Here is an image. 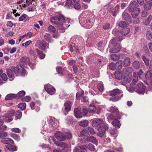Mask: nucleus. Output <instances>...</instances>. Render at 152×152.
I'll return each mask as SVG.
<instances>
[{
  "label": "nucleus",
  "mask_w": 152,
  "mask_h": 152,
  "mask_svg": "<svg viewBox=\"0 0 152 152\" xmlns=\"http://www.w3.org/2000/svg\"><path fill=\"white\" fill-rule=\"evenodd\" d=\"M50 21L52 23L57 25L58 28L61 30V32L65 31L66 26L64 24L65 19L63 16L60 15L51 17Z\"/></svg>",
  "instance_id": "f257e3e1"
},
{
  "label": "nucleus",
  "mask_w": 152,
  "mask_h": 152,
  "mask_svg": "<svg viewBox=\"0 0 152 152\" xmlns=\"http://www.w3.org/2000/svg\"><path fill=\"white\" fill-rule=\"evenodd\" d=\"M110 95L112 96L110 98V100L116 102L120 100L123 96V91L118 88L114 89L109 92Z\"/></svg>",
  "instance_id": "f03ea898"
},
{
  "label": "nucleus",
  "mask_w": 152,
  "mask_h": 152,
  "mask_svg": "<svg viewBox=\"0 0 152 152\" xmlns=\"http://www.w3.org/2000/svg\"><path fill=\"white\" fill-rule=\"evenodd\" d=\"M94 21V20L91 18H84L81 21V24L84 27L90 28L92 26Z\"/></svg>",
  "instance_id": "7ed1b4c3"
},
{
  "label": "nucleus",
  "mask_w": 152,
  "mask_h": 152,
  "mask_svg": "<svg viewBox=\"0 0 152 152\" xmlns=\"http://www.w3.org/2000/svg\"><path fill=\"white\" fill-rule=\"evenodd\" d=\"M103 125L102 128H103L105 127V125H108L104 123L102 119H95L93 120L92 122V125L93 127H97L98 128H101V126Z\"/></svg>",
  "instance_id": "20e7f679"
},
{
  "label": "nucleus",
  "mask_w": 152,
  "mask_h": 152,
  "mask_svg": "<svg viewBox=\"0 0 152 152\" xmlns=\"http://www.w3.org/2000/svg\"><path fill=\"white\" fill-rule=\"evenodd\" d=\"M146 87L142 83H140L137 84L135 87V91L139 94H144Z\"/></svg>",
  "instance_id": "39448f33"
},
{
  "label": "nucleus",
  "mask_w": 152,
  "mask_h": 152,
  "mask_svg": "<svg viewBox=\"0 0 152 152\" xmlns=\"http://www.w3.org/2000/svg\"><path fill=\"white\" fill-rule=\"evenodd\" d=\"M15 113L13 110L9 111L7 113L5 114L3 116V119L6 122H10L12 120L11 117L15 114Z\"/></svg>",
  "instance_id": "423d86ee"
},
{
  "label": "nucleus",
  "mask_w": 152,
  "mask_h": 152,
  "mask_svg": "<svg viewBox=\"0 0 152 152\" xmlns=\"http://www.w3.org/2000/svg\"><path fill=\"white\" fill-rule=\"evenodd\" d=\"M130 30L129 28L127 27L123 28L121 31L120 32L118 30H113V31L112 33L115 35H117L120 33L123 35H125L129 33Z\"/></svg>",
  "instance_id": "0eeeda50"
},
{
  "label": "nucleus",
  "mask_w": 152,
  "mask_h": 152,
  "mask_svg": "<svg viewBox=\"0 0 152 152\" xmlns=\"http://www.w3.org/2000/svg\"><path fill=\"white\" fill-rule=\"evenodd\" d=\"M11 69L15 73H25V70L20 65H18L16 67L12 66L11 67Z\"/></svg>",
  "instance_id": "6e6552de"
},
{
  "label": "nucleus",
  "mask_w": 152,
  "mask_h": 152,
  "mask_svg": "<svg viewBox=\"0 0 152 152\" xmlns=\"http://www.w3.org/2000/svg\"><path fill=\"white\" fill-rule=\"evenodd\" d=\"M102 125L101 126V127H103ZM98 128V129L99 132H98L97 133V135L98 136L100 137H102L105 133V132L106 130H107L108 129V125H105V127L103 128Z\"/></svg>",
  "instance_id": "1a4fd4ad"
},
{
  "label": "nucleus",
  "mask_w": 152,
  "mask_h": 152,
  "mask_svg": "<svg viewBox=\"0 0 152 152\" xmlns=\"http://www.w3.org/2000/svg\"><path fill=\"white\" fill-rule=\"evenodd\" d=\"M44 88L46 91L50 94L53 95L55 92V88L51 86L49 84H47L45 85Z\"/></svg>",
  "instance_id": "9d476101"
},
{
  "label": "nucleus",
  "mask_w": 152,
  "mask_h": 152,
  "mask_svg": "<svg viewBox=\"0 0 152 152\" xmlns=\"http://www.w3.org/2000/svg\"><path fill=\"white\" fill-rule=\"evenodd\" d=\"M55 136L58 140L60 141H64L66 138L65 135L60 132H57L55 134Z\"/></svg>",
  "instance_id": "9b49d317"
},
{
  "label": "nucleus",
  "mask_w": 152,
  "mask_h": 152,
  "mask_svg": "<svg viewBox=\"0 0 152 152\" xmlns=\"http://www.w3.org/2000/svg\"><path fill=\"white\" fill-rule=\"evenodd\" d=\"M74 114L77 118H80L83 116V113L81 111L80 108H76L74 110Z\"/></svg>",
  "instance_id": "f8f14e48"
},
{
  "label": "nucleus",
  "mask_w": 152,
  "mask_h": 152,
  "mask_svg": "<svg viewBox=\"0 0 152 152\" xmlns=\"http://www.w3.org/2000/svg\"><path fill=\"white\" fill-rule=\"evenodd\" d=\"M138 4L136 1H132L130 4L129 5L128 7V10L130 12H131L133 10H135L136 8L138 7Z\"/></svg>",
  "instance_id": "ddd939ff"
},
{
  "label": "nucleus",
  "mask_w": 152,
  "mask_h": 152,
  "mask_svg": "<svg viewBox=\"0 0 152 152\" xmlns=\"http://www.w3.org/2000/svg\"><path fill=\"white\" fill-rule=\"evenodd\" d=\"M114 75L115 78L118 80L122 79L125 75L122 70L121 71H116L115 72Z\"/></svg>",
  "instance_id": "4468645a"
},
{
  "label": "nucleus",
  "mask_w": 152,
  "mask_h": 152,
  "mask_svg": "<svg viewBox=\"0 0 152 152\" xmlns=\"http://www.w3.org/2000/svg\"><path fill=\"white\" fill-rule=\"evenodd\" d=\"M1 142L3 144H7V145H13L14 142L13 140L10 138H6L2 139Z\"/></svg>",
  "instance_id": "2eb2a0df"
},
{
  "label": "nucleus",
  "mask_w": 152,
  "mask_h": 152,
  "mask_svg": "<svg viewBox=\"0 0 152 152\" xmlns=\"http://www.w3.org/2000/svg\"><path fill=\"white\" fill-rule=\"evenodd\" d=\"M113 46V48L110 50V53H117L120 50L121 47L119 43H116V45Z\"/></svg>",
  "instance_id": "dca6fc26"
},
{
  "label": "nucleus",
  "mask_w": 152,
  "mask_h": 152,
  "mask_svg": "<svg viewBox=\"0 0 152 152\" xmlns=\"http://www.w3.org/2000/svg\"><path fill=\"white\" fill-rule=\"evenodd\" d=\"M140 8H137L135 9V10H133L132 11L131 15L132 18H135L136 17L138 16L139 15L140 12Z\"/></svg>",
  "instance_id": "f3484780"
},
{
  "label": "nucleus",
  "mask_w": 152,
  "mask_h": 152,
  "mask_svg": "<svg viewBox=\"0 0 152 152\" xmlns=\"http://www.w3.org/2000/svg\"><path fill=\"white\" fill-rule=\"evenodd\" d=\"M65 106V111L66 113L69 111L71 109L72 103L69 101H67L64 104Z\"/></svg>",
  "instance_id": "a211bd4d"
},
{
  "label": "nucleus",
  "mask_w": 152,
  "mask_h": 152,
  "mask_svg": "<svg viewBox=\"0 0 152 152\" xmlns=\"http://www.w3.org/2000/svg\"><path fill=\"white\" fill-rule=\"evenodd\" d=\"M122 70L125 75H127L132 73L133 71V69L132 67H129L124 68Z\"/></svg>",
  "instance_id": "6ab92c4d"
},
{
  "label": "nucleus",
  "mask_w": 152,
  "mask_h": 152,
  "mask_svg": "<svg viewBox=\"0 0 152 152\" xmlns=\"http://www.w3.org/2000/svg\"><path fill=\"white\" fill-rule=\"evenodd\" d=\"M47 42L44 41H40L39 42V48L42 50H45L47 46Z\"/></svg>",
  "instance_id": "aec40b11"
},
{
  "label": "nucleus",
  "mask_w": 152,
  "mask_h": 152,
  "mask_svg": "<svg viewBox=\"0 0 152 152\" xmlns=\"http://www.w3.org/2000/svg\"><path fill=\"white\" fill-rule=\"evenodd\" d=\"M122 17L125 20H129L130 22H132V20H131V16L127 13L124 12L122 14Z\"/></svg>",
  "instance_id": "412c9836"
},
{
  "label": "nucleus",
  "mask_w": 152,
  "mask_h": 152,
  "mask_svg": "<svg viewBox=\"0 0 152 152\" xmlns=\"http://www.w3.org/2000/svg\"><path fill=\"white\" fill-rule=\"evenodd\" d=\"M17 95L15 94H7L5 98L6 100H10L13 99H17Z\"/></svg>",
  "instance_id": "4be33fe9"
},
{
  "label": "nucleus",
  "mask_w": 152,
  "mask_h": 152,
  "mask_svg": "<svg viewBox=\"0 0 152 152\" xmlns=\"http://www.w3.org/2000/svg\"><path fill=\"white\" fill-rule=\"evenodd\" d=\"M57 122H58V121L53 117H51L49 120V125H50L51 126H56L55 124H57Z\"/></svg>",
  "instance_id": "5701e85b"
},
{
  "label": "nucleus",
  "mask_w": 152,
  "mask_h": 152,
  "mask_svg": "<svg viewBox=\"0 0 152 152\" xmlns=\"http://www.w3.org/2000/svg\"><path fill=\"white\" fill-rule=\"evenodd\" d=\"M56 145L58 146V149L61 151L66 148L67 147L66 143L64 142H60L58 144H56Z\"/></svg>",
  "instance_id": "b1692460"
},
{
  "label": "nucleus",
  "mask_w": 152,
  "mask_h": 152,
  "mask_svg": "<svg viewBox=\"0 0 152 152\" xmlns=\"http://www.w3.org/2000/svg\"><path fill=\"white\" fill-rule=\"evenodd\" d=\"M152 5V0H151L145 3L144 5V7L146 10H148L151 8Z\"/></svg>",
  "instance_id": "393cba45"
},
{
  "label": "nucleus",
  "mask_w": 152,
  "mask_h": 152,
  "mask_svg": "<svg viewBox=\"0 0 152 152\" xmlns=\"http://www.w3.org/2000/svg\"><path fill=\"white\" fill-rule=\"evenodd\" d=\"M112 124L115 128H119L121 126L120 121L117 119L113 120L112 121Z\"/></svg>",
  "instance_id": "a878e982"
},
{
  "label": "nucleus",
  "mask_w": 152,
  "mask_h": 152,
  "mask_svg": "<svg viewBox=\"0 0 152 152\" xmlns=\"http://www.w3.org/2000/svg\"><path fill=\"white\" fill-rule=\"evenodd\" d=\"M86 140L87 141L91 142L94 144L96 143L97 142V140L95 137L92 136L88 137L86 138Z\"/></svg>",
  "instance_id": "bb28decb"
},
{
  "label": "nucleus",
  "mask_w": 152,
  "mask_h": 152,
  "mask_svg": "<svg viewBox=\"0 0 152 152\" xmlns=\"http://www.w3.org/2000/svg\"><path fill=\"white\" fill-rule=\"evenodd\" d=\"M123 66H129L131 63L130 58L128 57L126 58L123 61Z\"/></svg>",
  "instance_id": "cd10ccee"
},
{
  "label": "nucleus",
  "mask_w": 152,
  "mask_h": 152,
  "mask_svg": "<svg viewBox=\"0 0 152 152\" xmlns=\"http://www.w3.org/2000/svg\"><path fill=\"white\" fill-rule=\"evenodd\" d=\"M132 66L135 69H138L140 67V63L138 61H135L132 63Z\"/></svg>",
  "instance_id": "c85d7f7f"
},
{
  "label": "nucleus",
  "mask_w": 152,
  "mask_h": 152,
  "mask_svg": "<svg viewBox=\"0 0 152 152\" xmlns=\"http://www.w3.org/2000/svg\"><path fill=\"white\" fill-rule=\"evenodd\" d=\"M6 147L8 149L11 151H16L17 150L16 147L13 145H6Z\"/></svg>",
  "instance_id": "c756f323"
},
{
  "label": "nucleus",
  "mask_w": 152,
  "mask_h": 152,
  "mask_svg": "<svg viewBox=\"0 0 152 152\" xmlns=\"http://www.w3.org/2000/svg\"><path fill=\"white\" fill-rule=\"evenodd\" d=\"M133 77L134 78L131 83V85H135L137 81L138 80V76L136 73L135 72H133Z\"/></svg>",
  "instance_id": "7c9ffc66"
},
{
  "label": "nucleus",
  "mask_w": 152,
  "mask_h": 152,
  "mask_svg": "<svg viewBox=\"0 0 152 152\" xmlns=\"http://www.w3.org/2000/svg\"><path fill=\"white\" fill-rule=\"evenodd\" d=\"M96 107L93 104H90L89 107L88 111L90 113H92L96 111Z\"/></svg>",
  "instance_id": "2f4dec72"
},
{
  "label": "nucleus",
  "mask_w": 152,
  "mask_h": 152,
  "mask_svg": "<svg viewBox=\"0 0 152 152\" xmlns=\"http://www.w3.org/2000/svg\"><path fill=\"white\" fill-rule=\"evenodd\" d=\"M122 40V37H120L119 38H114L111 41V43L113 45H116V43H118V41H121Z\"/></svg>",
  "instance_id": "473e14b6"
},
{
  "label": "nucleus",
  "mask_w": 152,
  "mask_h": 152,
  "mask_svg": "<svg viewBox=\"0 0 152 152\" xmlns=\"http://www.w3.org/2000/svg\"><path fill=\"white\" fill-rule=\"evenodd\" d=\"M29 18L27 15L25 14L22 15L19 18V20L20 21H26L29 19Z\"/></svg>",
  "instance_id": "72a5a7b5"
},
{
  "label": "nucleus",
  "mask_w": 152,
  "mask_h": 152,
  "mask_svg": "<svg viewBox=\"0 0 152 152\" xmlns=\"http://www.w3.org/2000/svg\"><path fill=\"white\" fill-rule=\"evenodd\" d=\"M36 51H37V54H38L40 58L41 59L44 58L45 56V54L41 50H38V49H36Z\"/></svg>",
  "instance_id": "f704fd0d"
},
{
  "label": "nucleus",
  "mask_w": 152,
  "mask_h": 152,
  "mask_svg": "<svg viewBox=\"0 0 152 152\" xmlns=\"http://www.w3.org/2000/svg\"><path fill=\"white\" fill-rule=\"evenodd\" d=\"M122 61L121 60H119L115 63L116 69L120 70L122 68Z\"/></svg>",
  "instance_id": "c9c22d12"
},
{
  "label": "nucleus",
  "mask_w": 152,
  "mask_h": 152,
  "mask_svg": "<svg viewBox=\"0 0 152 152\" xmlns=\"http://www.w3.org/2000/svg\"><path fill=\"white\" fill-rule=\"evenodd\" d=\"M7 74L9 77L10 78H12L13 77L14 75V74L12 72L13 70L11 69H8L7 70Z\"/></svg>",
  "instance_id": "e433bc0d"
},
{
  "label": "nucleus",
  "mask_w": 152,
  "mask_h": 152,
  "mask_svg": "<svg viewBox=\"0 0 152 152\" xmlns=\"http://www.w3.org/2000/svg\"><path fill=\"white\" fill-rule=\"evenodd\" d=\"M20 61L22 62L27 64L29 63L30 61V59L28 57L24 56L20 58Z\"/></svg>",
  "instance_id": "4c0bfd02"
},
{
  "label": "nucleus",
  "mask_w": 152,
  "mask_h": 152,
  "mask_svg": "<svg viewBox=\"0 0 152 152\" xmlns=\"http://www.w3.org/2000/svg\"><path fill=\"white\" fill-rule=\"evenodd\" d=\"M86 148L87 149H89L91 151H94L95 148L94 145L91 143H89L86 145Z\"/></svg>",
  "instance_id": "58836bf2"
},
{
  "label": "nucleus",
  "mask_w": 152,
  "mask_h": 152,
  "mask_svg": "<svg viewBox=\"0 0 152 152\" xmlns=\"http://www.w3.org/2000/svg\"><path fill=\"white\" fill-rule=\"evenodd\" d=\"M44 38L48 42H51L53 41L50 35L49 34H46L44 35Z\"/></svg>",
  "instance_id": "ea45409f"
},
{
  "label": "nucleus",
  "mask_w": 152,
  "mask_h": 152,
  "mask_svg": "<svg viewBox=\"0 0 152 152\" xmlns=\"http://www.w3.org/2000/svg\"><path fill=\"white\" fill-rule=\"evenodd\" d=\"M88 134V132L87 129H84L80 132V137H83L84 136H86Z\"/></svg>",
  "instance_id": "a19ab883"
},
{
  "label": "nucleus",
  "mask_w": 152,
  "mask_h": 152,
  "mask_svg": "<svg viewBox=\"0 0 152 152\" xmlns=\"http://www.w3.org/2000/svg\"><path fill=\"white\" fill-rule=\"evenodd\" d=\"M25 92L24 91H21L19 92L17 95V99H18L20 98L23 96L25 94Z\"/></svg>",
  "instance_id": "79ce46f5"
},
{
  "label": "nucleus",
  "mask_w": 152,
  "mask_h": 152,
  "mask_svg": "<svg viewBox=\"0 0 152 152\" xmlns=\"http://www.w3.org/2000/svg\"><path fill=\"white\" fill-rule=\"evenodd\" d=\"M145 76L147 79L150 80L152 84V74L150 72H148Z\"/></svg>",
  "instance_id": "37998d69"
},
{
  "label": "nucleus",
  "mask_w": 152,
  "mask_h": 152,
  "mask_svg": "<svg viewBox=\"0 0 152 152\" xmlns=\"http://www.w3.org/2000/svg\"><path fill=\"white\" fill-rule=\"evenodd\" d=\"M111 59L114 61H116L119 59L120 57L117 55L115 54H112L111 55Z\"/></svg>",
  "instance_id": "c03bdc74"
},
{
  "label": "nucleus",
  "mask_w": 152,
  "mask_h": 152,
  "mask_svg": "<svg viewBox=\"0 0 152 152\" xmlns=\"http://www.w3.org/2000/svg\"><path fill=\"white\" fill-rule=\"evenodd\" d=\"M118 25L120 27L124 28L127 27L128 24L124 21H121L119 23Z\"/></svg>",
  "instance_id": "a18cd8bd"
},
{
  "label": "nucleus",
  "mask_w": 152,
  "mask_h": 152,
  "mask_svg": "<svg viewBox=\"0 0 152 152\" xmlns=\"http://www.w3.org/2000/svg\"><path fill=\"white\" fill-rule=\"evenodd\" d=\"M18 107L21 110H23L25 109L26 107V104L25 103H21L19 104Z\"/></svg>",
  "instance_id": "49530a36"
},
{
  "label": "nucleus",
  "mask_w": 152,
  "mask_h": 152,
  "mask_svg": "<svg viewBox=\"0 0 152 152\" xmlns=\"http://www.w3.org/2000/svg\"><path fill=\"white\" fill-rule=\"evenodd\" d=\"M88 122L87 120H84L80 122L79 125L83 127L87 126L88 125Z\"/></svg>",
  "instance_id": "de8ad7c7"
},
{
  "label": "nucleus",
  "mask_w": 152,
  "mask_h": 152,
  "mask_svg": "<svg viewBox=\"0 0 152 152\" xmlns=\"http://www.w3.org/2000/svg\"><path fill=\"white\" fill-rule=\"evenodd\" d=\"M26 4H22V5L20 6V7L22 6L23 7H27L29 6L30 4H32V1L31 0H27L26 1Z\"/></svg>",
  "instance_id": "09e8293b"
},
{
  "label": "nucleus",
  "mask_w": 152,
  "mask_h": 152,
  "mask_svg": "<svg viewBox=\"0 0 152 152\" xmlns=\"http://www.w3.org/2000/svg\"><path fill=\"white\" fill-rule=\"evenodd\" d=\"M142 58L143 61H144L145 64L147 66H149V60L147 58L144 56H142Z\"/></svg>",
  "instance_id": "8fccbe9b"
},
{
  "label": "nucleus",
  "mask_w": 152,
  "mask_h": 152,
  "mask_svg": "<svg viewBox=\"0 0 152 152\" xmlns=\"http://www.w3.org/2000/svg\"><path fill=\"white\" fill-rule=\"evenodd\" d=\"M113 5L109 3L104 6V9H107L109 11H112V9L113 8Z\"/></svg>",
  "instance_id": "3c124183"
},
{
  "label": "nucleus",
  "mask_w": 152,
  "mask_h": 152,
  "mask_svg": "<svg viewBox=\"0 0 152 152\" xmlns=\"http://www.w3.org/2000/svg\"><path fill=\"white\" fill-rule=\"evenodd\" d=\"M109 111L111 113H115L118 112V110L115 106H113L110 107Z\"/></svg>",
  "instance_id": "603ef678"
},
{
  "label": "nucleus",
  "mask_w": 152,
  "mask_h": 152,
  "mask_svg": "<svg viewBox=\"0 0 152 152\" xmlns=\"http://www.w3.org/2000/svg\"><path fill=\"white\" fill-rule=\"evenodd\" d=\"M152 19V16H149L144 22V24L147 26L148 25Z\"/></svg>",
  "instance_id": "864d4df0"
},
{
  "label": "nucleus",
  "mask_w": 152,
  "mask_h": 152,
  "mask_svg": "<svg viewBox=\"0 0 152 152\" xmlns=\"http://www.w3.org/2000/svg\"><path fill=\"white\" fill-rule=\"evenodd\" d=\"M11 136L17 141H19L20 140L19 136L16 134L12 133L11 134Z\"/></svg>",
  "instance_id": "5fc2aeb1"
},
{
  "label": "nucleus",
  "mask_w": 152,
  "mask_h": 152,
  "mask_svg": "<svg viewBox=\"0 0 152 152\" xmlns=\"http://www.w3.org/2000/svg\"><path fill=\"white\" fill-rule=\"evenodd\" d=\"M109 68L112 70H114L116 69L115 64L111 63L109 66Z\"/></svg>",
  "instance_id": "6e6d98bb"
},
{
  "label": "nucleus",
  "mask_w": 152,
  "mask_h": 152,
  "mask_svg": "<svg viewBox=\"0 0 152 152\" xmlns=\"http://www.w3.org/2000/svg\"><path fill=\"white\" fill-rule=\"evenodd\" d=\"M88 131H89L91 134H95L96 132L94 129L92 127H88L87 128Z\"/></svg>",
  "instance_id": "4d7b16f0"
},
{
  "label": "nucleus",
  "mask_w": 152,
  "mask_h": 152,
  "mask_svg": "<svg viewBox=\"0 0 152 152\" xmlns=\"http://www.w3.org/2000/svg\"><path fill=\"white\" fill-rule=\"evenodd\" d=\"M48 30L52 32H55L56 31V28L52 25L50 26L48 28Z\"/></svg>",
  "instance_id": "13d9d810"
},
{
  "label": "nucleus",
  "mask_w": 152,
  "mask_h": 152,
  "mask_svg": "<svg viewBox=\"0 0 152 152\" xmlns=\"http://www.w3.org/2000/svg\"><path fill=\"white\" fill-rule=\"evenodd\" d=\"M31 99V97L29 96H26L22 99V100L23 101L26 102H29Z\"/></svg>",
  "instance_id": "bf43d9fd"
},
{
  "label": "nucleus",
  "mask_w": 152,
  "mask_h": 152,
  "mask_svg": "<svg viewBox=\"0 0 152 152\" xmlns=\"http://www.w3.org/2000/svg\"><path fill=\"white\" fill-rule=\"evenodd\" d=\"M97 88L99 91H102L104 89L103 84L101 83H99L97 86Z\"/></svg>",
  "instance_id": "052dcab7"
},
{
  "label": "nucleus",
  "mask_w": 152,
  "mask_h": 152,
  "mask_svg": "<svg viewBox=\"0 0 152 152\" xmlns=\"http://www.w3.org/2000/svg\"><path fill=\"white\" fill-rule=\"evenodd\" d=\"M134 85H132L131 83L130 87L128 88V91L131 92H132L134 91H135V87H133Z\"/></svg>",
  "instance_id": "680f3d73"
},
{
  "label": "nucleus",
  "mask_w": 152,
  "mask_h": 152,
  "mask_svg": "<svg viewBox=\"0 0 152 152\" xmlns=\"http://www.w3.org/2000/svg\"><path fill=\"white\" fill-rule=\"evenodd\" d=\"M54 139L55 138L53 137L50 136L49 139V141L51 144H56L57 143L55 142Z\"/></svg>",
  "instance_id": "e2e57ef3"
},
{
  "label": "nucleus",
  "mask_w": 152,
  "mask_h": 152,
  "mask_svg": "<svg viewBox=\"0 0 152 152\" xmlns=\"http://www.w3.org/2000/svg\"><path fill=\"white\" fill-rule=\"evenodd\" d=\"M30 106L32 110L34 109L35 108L37 105L34 102L31 101L30 103Z\"/></svg>",
  "instance_id": "0e129e2a"
},
{
  "label": "nucleus",
  "mask_w": 152,
  "mask_h": 152,
  "mask_svg": "<svg viewBox=\"0 0 152 152\" xmlns=\"http://www.w3.org/2000/svg\"><path fill=\"white\" fill-rule=\"evenodd\" d=\"M72 0H67L65 3V7H67L70 6L72 4Z\"/></svg>",
  "instance_id": "69168bd1"
},
{
  "label": "nucleus",
  "mask_w": 152,
  "mask_h": 152,
  "mask_svg": "<svg viewBox=\"0 0 152 152\" xmlns=\"http://www.w3.org/2000/svg\"><path fill=\"white\" fill-rule=\"evenodd\" d=\"M15 115L18 119L20 118L22 116V113L20 111H18L16 112Z\"/></svg>",
  "instance_id": "338daca9"
},
{
  "label": "nucleus",
  "mask_w": 152,
  "mask_h": 152,
  "mask_svg": "<svg viewBox=\"0 0 152 152\" xmlns=\"http://www.w3.org/2000/svg\"><path fill=\"white\" fill-rule=\"evenodd\" d=\"M74 7L75 9L78 10L80 8L81 6L79 4V2H78L74 4Z\"/></svg>",
  "instance_id": "774afa93"
}]
</instances>
